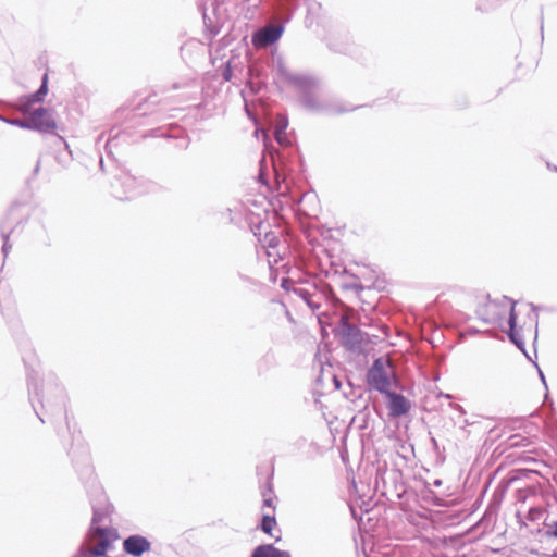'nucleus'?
Instances as JSON below:
<instances>
[{
  "label": "nucleus",
  "mask_w": 557,
  "mask_h": 557,
  "mask_svg": "<svg viewBox=\"0 0 557 557\" xmlns=\"http://www.w3.org/2000/svg\"><path fill=\"white\" fill-rule=\"evenodd\" d=\"M293 82L302 92V104L311 111H325L329 113H344L354 110V108H344L339 106H322L314 97V90L318 87V82L307 75H292L289 76Z\"/></svg>",
  "instance_id": "obj_1"
},
{
  "label": "nucleus",
  "mask_w": 557,
  "mask_h": 557,
  "mask_svg": "<svg viewBox=\"0 0 557 557\" xmlns=\"http://www.w3.org/2000/svg\"><path fill=\"white\" fill-rule=\"evenodd\" d=\"M369 385L385 394L391 391L393 381H395L394 369L389 360L383 358L375 359L367 374Z\"/></svg>",
  "instance_id": "obj_2"
},
{
  "label": "nucleus",
  "mask_w": 557,
  "mask_h": 557,
  "mask_svg": "<svg viewBox=\"0 0 557 557\" xmlns=\"http://www.w3.org/2000/svg\"><path fill=\"white\" fill-rule=\"evenodd\" d=\"M29 115V127L39 133H53L57 129V123L51 110L42 107L35 109Z\"/></svg>",
  "instance_id": "obj_3"
},
{
  "label": "nucleus",
  "mask_w": 557,
  "mask_h": 557,
  "mask_svg": "<svg viewBox=\"0 0 557 557\" xmlns=\"http://www.w3.org/2000/svg\"><path fill=\"white\" fill-rule=\"evenodd\" d=\"M389 403H388V411L389 417L399 418L409 412L411 408L410 401L401 394L395 392H387L384 394Z\"/></svg>",
  "instance_id": "obj_4"
},
{
  "label": "nucleus",
  "mask_w": 557,
  "mask_h": 557,
  "mask_svg": "<svg viewBox=\"0 0 557 557\" xmlns=\"http://www.w3.org/2000/svg\"><path fill=\"white\" fill-rule=\"evenodd\" d=\"M151 543L141 535H131L123 541V549L126 554L139 557L145 552H149Z\"/></svg>",
  "instance_id": "obj_5"
},
{
  "label": "nucleus",
  "mask_w": 557,
  "mask_h": 557,
  "mask_svg": "<svg viewBox=\"0 0 557 557\" xmlns=\"http://www.w3.org/2000/svg\"><path fill=\"white\" fill-rule=\"evenodd\" d=\"M283 33V26L270 25L259 30L253 36V44L258 47H268L280 39Z\"/></svg>",
  "instance_id": "obj_6"
},
{
  "label": "nucleus",
  "mask_w": 557,
  "mask_h": 557,
  "mask_svg": "<svg viewBox=\"0 0 557 557\" xmlns=\"http://www.w3.org/2000/svg\"><path fill=\"white\" fill-rule=\"evenodd\" d=\"M500 304H504V306H506L507 304L510 305V312H509V320H508V323H509V327H510V333H509V336H510V339L518 346V347H522V342L518 338L517 334L515 333V326H516V320H517V317H516V313H515V306H516V302L512 301L510 298L504 296L500 300H493V301H490V306H494V307H497L498 305Z\"/></svg>",
  "instance_id": "obj_7"
},
{
  "label": "nucleus",
  "mask_w": 557,
  "mask_h": 557,
  "mask_svg": "<svg viewBox=\"0 0 557 557\" xmlns=\"http://www.w3.org/2000/svg\"><path fill=\"white\" fill-rule=\"evenodd\" d=\"M545 510L542 507H531L525 515L518 510L516 513L520 527H528L529 522H537L545 517Z\"/></svg>",
  "instance_id": "obj_8"
},
{
  "label": "nucleus",
  "mask_w": 557,
  "mask_h": 557,
  "mask_svg": "<svg viewBox=\"0 0 557 557\" xmlns=\"http://www.w3.org/2000/svg\"><path fill=\"white\" fill-rule=\"evenodd\" d=\"M250 557H292L288 552L281 550L272 544L257 546Z\"/></svg>",
  "instance_id": "obj_9"
},
{
  "label": "nucleus",
  "mask_w": 557,
  "mask_h": 557,
  "mask_svg": "<svg viewBox=\"0 0 557 557\" xmlns=\"http://www.w3.org/2000/svg\"><path fill=\"white\" fill-rule=\"evenodd\" d=\"M288 126V121L286 116L280 115L277 116L274 135L276 141L282 146L289 145V140L286 135V128Z\"/></svg>",
  "instance_id": "obj_10"
},
{
  "label": "nucleus",
  "mask_w": 557,
  "mask_h": 557,
  "mask_svg": "<svg viewBox=\"0 0 557 557\" xmlns=\"http://www.w3.org/2000/svg\"><path fill=\"white\" fill-rule=\"evenodd\" d=\"M123 186H125L127 188V190L123 194H120L119 191H114V195L116 198L123 200V199H129L133 194H134V189H135V185H136V180L135 177L131 176V175H127L125 174L123 177H122V183H121Z\"/></svg>",
  "instance_id": "obj_11"
},
{
  "label": "nucleus",
  "mask_w": 557,
  "mask_h": 557,
  "mask_svg": "<svg viewBox=\"0 0 557 557\" xmlns=\"http://www.w3.org/2000/svg\"><path fill=\"white\" fill-rule=\"evenodd\" d=\"M39 102H42L41 99H39L38 96H36V92L29 95V96H25L23 98H21L20 100V110L24 113V114H27L29 112H33L32 111V107L34 103H39Z\"/></svg>",
  "instance_id": "obj_12"
},
{
  "label": "nucleus",
  "mask_w": 557,
  "mask_h": 557,
  "mask_svg": "<svg viewBox=\"0 0 557 557\" xmlns=\"http://www.w3.org/2000/svg\"><path fill=\"white\" fill-rule=\"evenodd\" d=\"M276 525L275 516L273 512H264L261 520V530L267 533L271 534L272 530Z\"/></svg>",
  "instance_id": "obj_13"
},
{
  "label": "nucleus",
  "mask_w": 557,
  "mask_h": 557,
  "mask_svg": "<svg viewBox=\"0 0 557 557\" xmlns=\"http://www.w3.org/2000/svg\"><path fill=\"white\" fill-rule=\"evenodd\" d=\"M109 547V542L107 540H101L95 547L86 548L89 557H101L106 554Z\"/></svg>",
  "instance_id": "obj_14"
},
{
  "label": "nucleus",
  "mask_w": 557,
  "mask_h": 557,
  "mask_svg": "<svg viewBox=\"0 0 557 557\" xmlns=\"http://www.w3.org/2000/svg\"><path fill=\"white\" fill-rule=\"evenodd\" d=\"M296 293L307 302V305L312 310H317L320 308V305L312 300V296L310 295V293L308 290L299 288V289H296Z\"/></svg>",
  "instance_id": "obj_15"
},
{
  "label": "nucleus",
  "mask_w": 557,
  "mask_h": 557,
  "mask_svg": "<svg viewBox=\"0 0 557 557\" xmlns=\"http://www.w3.org/2000/svg\"><path fill=\"white\" fill-rule=\"evenodd\" d=\"M263 495V508L268 507L272 510L274 513V505H273V497H272V487L270 483L268 484L267 491L262 492Z\"/></svg>",
  "instance_id": "obj_16"
},
{
  "label": "nucleus",
  "mask_w": 557,
  "mask_h": 557,
  "mask_svg": "<svg viewBox=\"0 0 557 557\" xmlns=\"http://www.w3.org/2000/svg\"><path fill=\"white\" fill-rule=\"evenodd\" d=\"M9 236H10V233L9 232H5V230L2 227L1 228V237L3 239V245H2V253L4 257H7L12 248V245L10 244V240H9Z\"/></svg>",
  "instance_id": "obj_17"
},
{
  "label": "nucleus",
  "mask_w": 557,
  "mask_h": 557,
  "mask_svg": "<svg viewBox=\"0 0 557 557\" xmlns=\"http://www.w3.org/2000/svg\"><path fill=\"white\" fill-rule=\"evenodd\" d=\"M48 94V75L45 74L42 76V83H41V86L39 87V89L36 91V96L39 97V99H41L44 101V98L47 96Z\"/></svg>",
  "instance_id": "obj_18"
},
{
  "label": "nucleus",
  "mask_w": 557,
  "mask_h": 557,
  "mask_svg": "<svg viewBox=\"0 0 557 557\" xmlns=\"http://www.w3.org/2000/svg\"><path fill=\"white\" fill-rule=\"evenodd\" d=\"M7 123L11 124V125H15V126H18L21 128H27V129H30L29 127V115L26 117V119H13V120H4Z\"/></svg>",
  "instance_id": "obj_19"
},
{
  "label": "nucleus",
  "mask_w": 557,
  "mask_h": 557,
  "mask_svg": "<svg viewBox=\"0 0 557 557\" xmlns=\"http://www.w3.org/2000/svg\"><path fill=\"white\" fill-rule=\"evenodd\" d=\"M545 527H546L545 534L549 537L557 539V520L554 521L552 524L545 522Z\"/></svg>",
  "instance_id": "obj_20"
},
{
  "label": "nucleus",
  "mask_w": 557,
  "mask_h": 557,
  "mask_svg": "<svg viewBox=\"0 0 557 557\" xmlns=\"http://www.w3.org/2000/svg\"><path fill=\"white\" fill-rule=\"evenodd\" d=\"M223 78L225 81H231V78H232V70H231L230 64H227L226 69L223 71Z\"/></svg>",
  "instance_id": "obj_21"
},
{
  "label": "nucleus",
  "mask_w": 557,
  "mask_h": 557,
  "mask_svg": "<svg viewBox=\"0 0 557 557\" xmlns=\"http://www.w3.org/2000/svg\"><path fill=\"white\" fill-rule=\"evenodd\" d=\"M28 387H29V391L33 389L34 393L39 397V394L37 392V385L32 380H29Z\"/></svg>",
  "instance_id": "obj_22"
},
{
  "label": "nucleus",
  "mask_w": 557,
  "mask_h": 557,
  "mask_svg": "<svg viewBox=\"0 0 557 557\" xmlns=\"http://www.w3.org/2000/svg\"><path fill=\"white\" fill-rule=\"evenodd\" d=\"M74 557H89V556L87 554L86 548L82 547L81 550L78 552V554L75 555Z\"/></svg>",
  "instance_id": "obj_23"
},
{
  "label": "nucleus",
  "mask_w": 557,
  "mask_h": 557,
  "mask_svg": "<svg viewBox=\"0 0 557 557\" xmlns=\"http://www.w3.org/2000/svg\"><path fill=\"white\" fill-rule=\"evenodd\" d=\"M540 380L545 384V377L542 371H540Z\"/></svg>",
  "instance_id": "obj_24"
},
{
  "label": "nucleus",
  "mask_w": 557,
  "mask_h": 557,
  "mask_svg": "<svg viewBox=\"0 0 557 557\" xmlns=\"http://www.w3.org/2000/svg\"><path fill=\"white\" fill-rule=\"evenodd\" d=\"M59 393L62 394V389H59ZM61 400L63 401V395H61Z\"/></svg>",
  "instance_id": "obj_25"
},
{
  "label": "nucleus",
  "mask_w": 557,
  "mask_h": 557,
  "mask_svg": "<svg viewBox=\"0 0 557 557\" xmlns=\"http://www.w3.org/2000/svg\"><path fill=\"white\" fill-rule=\"evenodd\" d=\"M39 401L41 403V406H45L44 399H39Z\"/></svg>",
  "instance_id": "obj_26"
}]
</instances>
